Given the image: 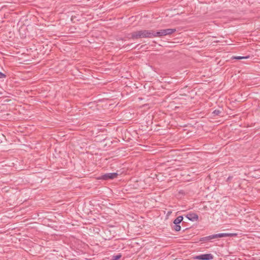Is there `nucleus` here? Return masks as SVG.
Masks as SVG:
<instances>
[{
    "instance_id": "obj_15",
    "label": "nucleus",
    "mask_w": 260,
    "mask_h": 260,
    "mask_svg": "<svg viewBox=\"0 0 260 260\" xmlns=\"http://www.w3.org/2000/svg\"><path fill=\"white\" fill-rule=\"evenodd\" d=\"M171 213H172V212H171V211H169V212H168V215H170Z\"/></svg>"
},
{
    "instance_id": "obj_6",
    "label": "nucleus",
    "mask_w": 260,
    "mask_h": 260,
    "mask_svg": "<svg viewBox=\"0 0 260 260\" xmlns=\"http://www.w3.org/2000/svg\"><path fill=\"white\" fill-rule=\"evenodd\" d=\"M233 236L232 234L229 233H219L213 235V239L222 238V237H231Z\"/></svg>"
},
{
    "instance_id": "obj_10",
    "label": "nucleus",
    "mask_w": 260,
    "mask_h": 260,
    "mask_svg": "<svg viewBox=\"0 0 260 260\" xmlns=\"http://www.w3.org/2000/svg\"><path fill=\"white\" fill-rule=\"evenodd\" d=\"M122 256V255L121 253H119L118 254L116 255H114L112 257V258L110 260H118L119 258H120Z\"/></svg>"
},
{
    "instance_id": "obj_14",
    "label": "nucleus",
    "mask_w": 260,
    "mask_h": 260,
    "mask_svg": "<svg viewBox=\"0 0 260 260\" xmlns=\"http://www.w3.org/2000/svg\"><path fill=\"white\" fill-rule=\"evenodd\" d=\"M232 176H229L226 179V182H230V180L232 179Z\"/></svg>"
},
{
    "instance_id": "obj_7",
    "label": "nucleus",
    "mask_w": 260,
    "mask_h": 260,
    "mask_svg": "<svg viewBox=\"0 0 260 260\" xmlns=\"http://www.w3.org/2000/svg\"><path fill=\"white\" fill-rule=\"evenodd\" d=\"M183 217L182 216H179L173 221L174 224H179L183 220Z\"/></svg>"
},
{
    "instance_id": "obj_4",
    "label": "nucleus",
    "mask_w": 260,
    "mask_h": 260,
    "mask_svg": "<svg viewBox=\"0 0 260 260\" xmlns=\"http://www.w3.org/2000/svg\"><path fill=\"white\" fill-rule=\"evenodd\" d=\"M193 258L195 259L199 260H211L213 258V256L212 254L208 253L197 255Z\"/></svg>"
},
{
    "instance_id": "obj_2",
    "label": "nucleus",
    "mask_w": 260,
    "mask_h": 260,
    "mask_svg": "<svg viewBox=\"0 0 260 260\" xmlns=\"http://www.w3.org/2000/svg\"><path fill=\"white\" fill-rule=\"evenodd\" d=\"M176 31V28H168L166 29H161L158 31H154L155 37H160L164 36L171 35Z\"/></svg>"
},
{
    "instance_id": "obj_8",
    "label": "nucleus",
    "mask_w": 260,
    "mask_h": 260,
    "mask_svg": "<svg viewBox=\"0 0 260 260\" xmlns=\"http://www.w3.org/2000/svg\"><path fill=\"white\" fill-rule=\"evenodd\" d=\"M212 239H214L213 237V235L203 237V238H201L200 241H210Z\"/></svg>"
},
{
    "instance_id": "obj_1",
    "label": "nucleus",
    "mask_w": 260,
    "mask_h": 260,
    "mask_svg": "<svg viewBox=\"0 0 260 260\" xmlns=\"http://www.w3.org/2000/svg\"><path fill=\"white\" fill-rule=\"evenodd\" d=\"M155 37L153 30H140L134 31L127 36L128 39L137 40L142 38H152Z\"/></svg>"
},
{
    "instance_id": "obj_11",
    "label": "nucleus",
    "mask_w": 260,
    "mask_h": 260,
    "mask_svg": "<svg viewBox=\"0 0 260 260\" xmlns=\"http://www.w3.org/2000/svg\"><path fill=\"white\" fill-rule=\"evenodd\" d=\"M249 58V56H236V57H234V58L236 59H246V58Z\"/></svg>"
},
{
    "instance_id": "obj_13",
    "label": "nucleus",
    "mask_w": 260,
    "mask_h": 260,
    "mask_svg": "<svg viewBox=\"0 0 260 260\" xmlns=\"http://www.w3.org/2000/svg\"><path fill=\"white\" fill-rule=\"evenodd\" d=\"M6 77V75L0 72V78H5Z\"/></svg>"
},
{
    "instance_id": "obj_9",
    "label": "nucleus",
    "mask_w": 260,
    "mask_h": 260,
    "mask_svg": "<svg viewBox=\"0 0 260 260\" xmlns=\"http://www.w3.org/2000/svg\"><path fill=\"white\" fill-rule=\"evenodd\" d=\"M172 229L176 232H179L181 230V226L179 224H174Z\"/></svg>"
},
{
    "instance_id": "obj_12",
    "label": "nucleus",
    "mask_w": 260,
    "mask_h": 260,
    "mask_svg": "<svg viewBox=\"0 0 260 260\" xmlns=\"http://www.w3.org/2000/svg\"><path fill=\"white\" fill-rule=\"evenodd\" d=\"M221 111L219 110H215L213 112V114H214V116L219 115Z\"/></svg>"
},
{
    "instance_id": "obj_5",
    "label": "nucleus",
    "mask_w": 260,
    "mask_h": 260,
    "mask_svg": "<svg viewBox=\"0 0 260 260\" xmlns=\"http://www.w3.org/2000/svg\"><path fill=\"white\" fill-rule=\"evenodd\" d=\"M186 217L190 221H196L198 219V215L196 213H188L186 215Z\"/></svg>"
},
{
    "instance_id": "obj_3",
    "label": "nucleus",
    "mask_w": 260,
    "mask_h": 260,
    "mask_svg": "<svg viewBox=\"0 0 260 260\" xmlns=\"http://www.w3.org/2000/svg\"><path fill=\"white\" fill-rule=\"evenodd\" d=\"M118 174L117 173H109L102 175L98 177V179L103 180H109L117 178Z\"/></svg>"
}]
</instances>
